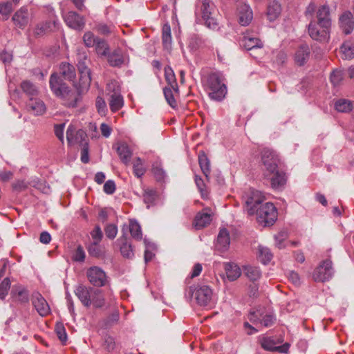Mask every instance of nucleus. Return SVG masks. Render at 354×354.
<instances>
[{
    "label": "nucleus",
    "mask_w": 354,
    "mask_h": 354,
    "mask_svg": "<svg viewBox=\"0 0 354 354\" xmlns=\"http://www.w3.org/2000/svg\"><path fill=\"white\" fill-rule=\"evenodd\" d=\"M109 92V106L113 112L119 111L124 106V98L121 95L120 86L116 81H111L107 84Z\"/></svg>",
    "instance_id": "4"
},
{
    "label": "nucleus",
    "mask_w": 354,
    "mask_h": 354,
    "mask_svg": "<svg viewBox=\"0 0 354 354\" xmlns=\"http://www.w3.org/2000/svg\"><path fill=\"white\" fill-rule=\"evenodd\" d=\"M279 159L277 153L268 148H265L261 152V162L264 166L265 175L274 174L278 168Z\"/></svg>",
    "instance_id": "6"
},
{
    "label": "nucleus",
    "mask_w": 354,
    "mask_h": 354,
    "mask_svg": "<svg viewBox=\"0 0 354 354\" xmlns=\"http://www.w3.org/2000/svg\"><path fill=\"white\" fill-rule=\"evenodd\" d=\"M152 173L158 181L164 180L166 177L165 171L162 169L160 164L158 162L153 165Z\"/></svg>",
    "instance_id": "48"
},
{
    "label": "nucleus",
    "mask_w": 354,
    "mask_h": 354,
    "mask_svg": "<svg viewBox=\"0 0 354 354\" xmlns=\"http://www.w3.org/2000/svg\"><path fill=\"white\" fill-rule=\"evenodd\" d=\"M95 106L98 113L101 115H104L106 114V112L107 111L106 104L102 97H97L96 98Z\"/></svg>",
    "instance_id": "58"
},
{
    "label": "nucleus",
    "mask_w": 354,
    "mask_h": 354,
    "mask_svg": "<svg viewBox=\"0 0 354 354\" xmlns=\"http://www.w3.org/2000/svg\"><path fill=\"white\" fill-rule=\"evenodd\" d=\"M339 25L345 35L351 34L354 30V19L350 11L343 12L339 18Z\"/></svg>",
    "instance_id": "20"
},
{
    "label": "nucleus",
    "mask_w": 354,
    "mask_h": 354,
    "mask_svg": "<svg viewBox=\"0 0 354 354\" xmlns=\"http://www.w3.org/2000/svg\"><path fill=\"white\" fill-rule=\"evenodd\" d=\"M200 11L202 19L207 27L213 30L218 28L217 20L215 18L216 8L213 3L207 0L202 1Z\"/></svg>",
    "instance_id": "5"
},
{
    "label": "nucleus",
    "mask_w": 354,
    "mask_h": 354,
    "mask_svg": "<svg viewBox=\"0 0 354 354\" xmlns=\"http://www.w3.org/2000/svg\"><path fill=\"white\" fill-rule=\"evenodd\" d=\"M259 258L263 263L266 264L271 261L272 258V254L271 253L269 248L259 245Z\"/></svg>",
    "instance_id": "42"
},
{
    "label": "nucleus",
    "mask_w": 354,
    "mask_h": 354,
    "mask_svg": "<svg viewBox=\"0 0 354 354\" xmlns=\"http://www.w3.org/2000/svg\"><path fill=\"white\" fill-rule=\"evenodd\" d=\"M73 260L78 262L84 261L85 259V252L81 246H78L73 254Z\"/></svg>",
    "instance_id": "63"
},
{
    "label": "nucleus",
    "mask_w": 354,
    "mask_h": 354,
    "mask_svg": "<svg viewBox=\"0 0 354 354\" xmlns=\"http://www.w3.org/2000/svg\"><path fill=\"white\" fill-rule=\"evenodd\" d=\"M83 41L84 44H91V43H93V44H103L104 43L102 39L95 37L94 34L91 31L84 33Z\"/></svg>",
    "instance_id": "47"
},
{
    "label": "nucleus",
    "mask_w": 354,
    "mask_h": 354,
    "mask_svg": "<svg viewBox=\"0 0 354 354\" xmlns=\"http://www.w3.org/2000/svg\"><path fill=\"white\" fill-rule=\"evenodd\" d=\"M315 22H310L308 27V32L310 37L315 41L319 43H328L330 38V28H320Z\"/></svg>",
    "instance_id": "11"
},
{
    "label": "nucleus",
    "mask_w": 354,
    "mask_h": 354,
    "mask_svg": "<svg viewBox=\"0 0 354 354\" xmlns=\"http://www.w3.org/2000/svg\"><path fill=\"white\" fill-rule=\"evenodd\" d=\"M258 221L265 226L273 225L277 219V210L272 203H266L257 208Z\"/></svg>",
    "instance_id": "3"
},
{
    "label": "nucleus",
    "mask_w": 354,
    "mask_h": 354,
    "mask_svg": "<svg viewBox=\"0 0 354 354\" xmlns=\"http://www.w3.org/2000/svg\"><path fill=\"white\" fill-rule=\"evenodd\" d=\"M249 319L254 324H261L268 327L274 323V317L271 313H265L262 310H257L250 313Z\"/></svg>",
    "instance_id": "14"
},
{
    "label": "nucleus",
    "mask_w": 354,
    "mask_h": 354,
    "mask_svg": "<svg viewBox=\"0 0 354 354\" xmlns=\"http://www.w3.org/2000/svg\"><path fill=\"white\" fill-rule=\"evenodd\" d=\"M129 229L132 237L136 240H141L142 238V234L141 231V227L139 223L133 220H131L129 225H124L122 228L123 232L122 236L118 239V241H125L127 239L125 231Z\"/></svg>",
    "instance_id": "19"
},
{
    "label": "nucleus",
    "mask_w": 354,
    "mask_h": 354,
    "mask_svg": "<svg viewBox=\"0 0 354 354\" xmlns=\"http://www.w3.org/2000/svg\"><path fill=\"white\" fill-rule=\"evenodd\" d=\"M21 88L24 93L30 96H34L37 94L35 86L29 81H24L21 84Z\"/></svg>",
    "instance_id": "49"
},
{
    "label": "nucleus",
    "mask_w": 354,
    "mask_h": 354,
    "mask_svg": "<svg viewBox=\"0 0 354 354\" xmlns=\"http://www.w3.org/2000/svg\"><path fill=\"white\" fill-rule=\"evenodd\" d=\"M239 22L242 26L248 25L253 19V14L250 6L245 3H241L238 8Z\"/></svg>",
    "instance_id": "22"
},
{
    "label": "nucleus",
    "mask_w": 354,
    "mask_h": 354,
    "mask_svg": "<svg viewBox=\"0 0 354 354\" xmlns=\"http://www.w3.org/2000/svg\"><path fill=\"white\" fill-rule=\"evenodd\" d=\"M32 304L37 312L41 317H45L50 314V306L44 297L39 292H36L32 294Z\"/></svg>",
    "instance_id": "15"
},
{
    "label": "nucleus",
    "mask_w": 354,
    "mask_h": 354,
    "mask_svg": "<svg viewBox=\"0 0 354 354\" xmlns=\"http://www.w3.org/2000/svg\"><path fill=\"white\" fill-rule=\"evenodd\" d=\"M281 12V5L275 1L270 3L267 8V17L270 21H273L279 17Z\"/></svg>",
    "instance_id": "31"
},
{
    "label": "nucleus",
    "mask_w": 354,
    "mask_h": 354,
    "mask_svg": "<svg viewBox=\"0 0 354 354\" xmlns=\"http://www.w3.org/2000/svg\"><path fill=\"white\" fill-rule=\"evenodd\" d=\"M108 62L113 66H118L123 63L124 57L120 48H117L109 53Z\"/></svg>",
    "instance_id": "30"
},
{
    "label": "nucleus",
    "mask_w": 354,
    "mask_h": 354,
    "mask_svg": "<svg viewBox=\"0 0 354 354\" xmlns=\"http://www.w3.org/2000/svg\"><path fill=\"white\" fill-rule=\"evenodd\" d=\"M86 276L89 282L94 286L102 287L106 283V273L99 267L93 266L88 269Z\"/></svg>",
    "instance_id": "12"
},
{
    "label": "nucleus",
    "mask_w": 354,
    "mask_h": 354,
    "mask_svg": "<svg viewBox=\"0 0 354 354\" xmlns=\"http://www.w3.org/2000/svg\"><path fill=\"white\" fill-rule=\"evenodd\" d=\"M27 107L30 111L35 115H42L46 111L45 104L39 99L30 97L27 104Z\"/></svg>",
    "instance_id": "27"
},
{
    "label": "nucleus",
    "mask_w": 354,
    "mask_h": 354,
    "mask_svg": "<svg viewBox=\"0 0 354 354\" xmlns=\"http://www.w3.org/2000/svg\"><path fill=\"white\" fill-rule=\"evenodd\" d=\"M58 28V23L57 19L50 20L46 21L44 24L37 26L35 28V35H39L46 31H54Z\"/></svg>",
    "instance_id": "35"
},
{
    "label": "nucleus",
    "mask_w": 354,
    "mask_h": 354,
    "mask_svg": "<svg viewBox=\"0 0 354 354\" xmlns=\"http://www.w3.org/2000/svg\"><path fill=\"white\" fill-rule=\"evenodd\" d=\"M93 30H96L99 34L108 36L113 32V27L103 23L95 24Z\"/></svg>",
    "instance_id": "50"
},
{
    "label": "nucleus",
    "mask_w": 354,
    "mask_h": 354,
    "mask_svg": "<svg viewBox=\"0 0 354 354\" xmlns=\"http://www.w3.org/2000/svg\"><path fill=\"white\" fill-rule=\"evenodd\" d=\"M165 78L169 86L174 88V91H178V84L176 76L173 69L169 66L165 67Z\"/></svg>",
    "instance_id": "38"
},
{
    "label": "nucleus",
    "mask_w": 354,
    "mask_h": 354,
    "mask_svg": "<svg viewBox=\"0 0 354 354\" xmlns=\"http://www.w3.org/2000/svg\"><path fill=\"white\" fill-rule=\"evenodd\" d=\"M91 234L93 240L94 245H97L100 242L102 238V232L100 226H95L94 230L91 232Z\"/></svg>",
    "instance_id": "60"
},
{
    "label": "nucleus",
    "mask_w": 354,
    "mask_h": 354,
    "mask_svg": "<svg viewBox=\"0 0 354 354\" xmlns=\"http://www.w3.org/2000/svg\"><path fill=\"white\" fill-rule=\"evenodd\" d=\"M120 252L122 256L127 258H131L133 256L131 245L126 242L122 243L120 247Z\"/></svg>",
    "instance_id": "59"
},
{
    "label": "nucleus",
    "mask_w": 354,
    "mask_h": 354,
    "mask_svg": "<svg viewBox=\"0 0 354 354\" xmlns=\"http://www.w3.org/2000/svg\"><path fill=\"white\" fill-rule=\"evenodd\" d=\"M195 183H196V185L198 190L201 192L202 198H207V196H208V193L205 189V185L204 184L203 179L201 178L196 176Z\"/></svg>",
    "instance_id": "57"
},
{
    "label": "nucleus",
    "mask_w": 354,
    "mask_h": 354,
    "mask_svg": "<svg viewBox=\"0 0 354 354\" xmlns=\"http://www.w3.org/2000/svg\"><path fill=\"white\" fill-rule=\"evenodd\" d=\"M162 39L163 44L171 43V28L168 24H165L162 28Z\"/></svg>",
    "instance_id": "52"
},
{
    "label": "nucleus",
    "mask_w": 354,
    "mask_h": 354,
    "mask_svg": "<svg viewBox=\"0 0 354 354\" xmlns=\"http://www.w3.org/2000/svg\"><path fill=\"white\" fill-rule=\"evenodd\" d=\"M242 42L247 43H254V44H259L261 42V39L259 38L258 34L254 32H245L241 39Z\"/></svg>",
    "instance_id": "44"
},
{
    "label": "nucleus",
    "mask_w": 354,
    "mask_h": 354,
    "mask_svg": "<svg viewBox=\"0 0 354 354\" xmlns=\"http://www.w3.org/2000/svg\"><path fill=\"white\" fill-rule=\"evenodd\" d=\"M206 90L209 97L215 101H221L227 93V87L223 83L222 75L218 73H212L209 75Z\"/></svg>",
    "instance_id": "2"
},
{
    "label": "nucleus",
    "mask_w": 354,
    "mask_h": 354,
    "mask_svg": "<svg viewBox=\"0 0 354 354\" xmlns=\"http://www.w3.org/2000/svg\"><path fill=\"white\" fill-rule=\"evenodd\" d=\"M12 21L17 26L24 28L28 24L29 21L28 8L26 7L21 8L13 15Z\"/></svg>",
    "instance_id": "25"
},
{
    "label": "nucleus",
    "mask_w": 354,
    "mask_h": 354,
    "mask_svg": "<svg viewBox=\"0 0 354 354\" xmlns=\"http://www.w3.org/2000/svg\"><path fill=\"white\" fill-rule=\"evenodd\" d=\"M10 288V281L9 279H4L0 283V299H4L8 295V290Z\"/></svg>",
    "instance_id": "54"
},
{
    "label": "nucleus",
    "mask_w": 354,
    "mask_h": 354,
    "mask_svg": "<svg viewBox=\"0 0 354 354\" xmlns=\"http://www.w3.org/2000/svg\"><path fill=\"white\" fill-rule=\"evenodd\" d=\"M28 184L39 189L44 194H48L49 192L50 187L36 177L33 178Z\"/></svg>",
    "instance_id": "46"
},
{
    "label": "nucleus",
    "mask_w": 354,
    "mask_h": 354,
    "mask_svg": "<svg viewBox=\"0 0 354 354\" xmlns=\"http://www.w3.org/2000/svg\"><path fill=\"white\" fill-rule=\"evenodd\" d=\"M310 55V50L308 46H301L295 54V62L297 64L304 65Z\"/></svg>",
    "instance_id": "33"
},
{
    "label": "nucleus",
    "mask_w": 354,
    "mask_h": 354,
    "mask_svg": "<svg viewBox=\"0 0 354 354\" xmlns=\"http://www.w3.org/2000/svg\"><path fill=\"white\" fill-rule=\"evenodd\" d=\"M66 24L71 28L82 30L85 26L84 17L74 11L68 12L64 17Z\"/></svg>",
    "instance_id": "16"
},
{
    "label": "nucleus",
    "mask_w": 354,
    "mask_h": 354,
    "mask_svg": "<svg viewBox=\"0 0 354 354\" xmlns=\"http://www.w3.org/2000/svg\"><path fill=\"white\" fill-rule=\"evenodd\" d=\"M104 192L107 194H112L115 190V185L113 180H107L103 187Z\"/></svg>",
    "instance_id": "64"
},
{
    "label": "nucleus",
    "mask_w": 354,
    "mask_h": 354,
    "mask_svg": "<svg viewBox=\"0 0 354 354\" xmlns=\"http://www.w3.org/2000/svg\"><path fill=\"white\" fill-rule=\"evenodd\" d=\"M59 69L65 79L73 80L75 78V70L74 66L71 64L62 63L60 64Z\"/></svg>",
    "instance_id": "36"
},
{
    "label": "nucleus",
    "mask_w": 354,
    "mask_h": 354,
    "mask_svg": "<svg viewBox=\"0 0 354 354\" xmlns=\"http://www.w3.org/2000/svg\"><path fill=\"white\" fill-rule=\"evenodd\" d=\"M82 148L81 151V161L83 163H88L89 161V156H88V144L85 140L82 143Z\"/></svg>",
    "instance_id": "62"
},
{
    "label": "nucleus",
    "mask_w": 354,
    "mask_h": 354,
    "mask_svg": "<svg viewBox=\"0 0 354 354\" xmlns=\"http://www.w3.org/2000/svg\"><path fill=\"white\" fill-rule=\"evenodd\" d=\"M212 215L213 212L210 208H204L196 215L193 225L197 230L206 227L212 221Z\"/></svg>",
    "instance_id": "17"
},
{
    "label": "nucleus",
    "mask_w": 354,
    "mask_h": 354,
    "mask_svg": "<svg viewBox=\"0 0 354 354\" xmlns=\"http://www.w3.org/2000/svg\"><path fill=\"white\" fill-rule=\"evenodd\" d=\"M344 77L343 72L341 70H335L330 75V82L334 86L339 85Z\"/></svg>",
    "instance_id": "55"
},
{
    "label": "nucleus",
    "mask_w": 354,
    "mask_h": 354,
    "mask_svg": "<svg viewBox=\"0 0 354 354\" xmlns=\"http://www.w3.org/2000/svg\"><path fill=\"white\" fill-rule=\"evenodd\" d=\"M230 243V233L225 229H221L217 236L216 248L217 250L223 252L227 250Z\"/></svg>",
    "instance_id": "23"
},
{
    "label": "nucleus",
    "mask_w": 354,
    "mask_h": 354,
    "mask_svg": "<svg viewBox=\"0 0 354 354\" xmlns=\"http://www.w3.org/2000/svg\"><path fill=\"white\" fill-rule=\"evenodd\" d=\"M144 243L145 245V260L146 262H148L151 261L154 256L153 251L156 249V246L153 243L149 242L147 239H144Z\"/></svg>",
    "instance_id": "45"
},
{
    "label": "nucleus",
    "mask_w": 354,
    "mask_h": 354,
    "mask_svg": "<svg viewBox=\"0 0 354 354\" xmlns=\"http://www.w3.org/2000/svg\"><path fill=\"white\" fill-rule=\"evenodd\" d=\"M104 231H105L106 236L109 239H113L117 235L118 227L115 225L109 224L106 226Z\"/></svg>",
    "instance_id": "61"
},
{
    "label": "nucleus",
    "mask_w": 354,
    "mask_h": 354,
    "mask_svg": "<svg viewBox=\"0 0 354 354\" xmlns=\"http://www.w3.org/2000/svg\"><path fill=\"white\" fill-rule=\"evenodd\" d=\"M288 233L286 231H281L274 236L275 245L279 248L285 247L283 241L287 239Z\"/></svg>",
    "instance_id": "56"
},
{
    "label": "nucleus",
    "mask_w": 354,
    "mask_h": 354,
    "mask_svg": "<svg viewBox=\"0 0 354 354\" xmlns=\"http://www.w3.org/2000/svg\"><path fill=\"white\" fill-rule=\"evenodd\" d=\"M165 98L168 104L175 109L178 106V104L176 100V97L178 95V91H176L174 88L170 86H166L163 89Z\"/></svg>",
    "instance_id": "32"
},
{
    "label": "nucleus",
    "mask_w": 354,
    "mask_h": 354,
    "mask_svg": "<svg viewBox=\"0 0 354 354\" xmlns=\"http://www.w3.org/2000/svg\"><path fill=\"white\" fill-rule=\"evenodd\" d=\"M156 196L157 194L154 189L149 188L145 189L143 194V199L148 208L154 203Z\"/></svg>",
    "instance_id": "43"
},
{
    "label": "nucleus",
    "mask_w": 354,
    "mask_h": 354,
    "mask_svg": "<svg viewBox=\"0 0 354 354\" xmlns=\"http://www.w3.org/2000/svg\"><path fill=\"white\" fill-rule=\"evenodd\" d=\"M55 333L62 342H66L67 340V334L64 325L62 323H57L55 326Z\"/></svg>",
    "instance_id": "53"
},
{
    "label": "nucleus",
    "mask_w": 354,
    "mask_h": 354,
    "mask_svg": "<svg viewBox=\"0 0 354 354\" xmlns=\"http://www.w3.org/2000/svg\"><path fill=\"white\" fill-rule=\"evenodd\" d=\"M198 162L203 173L207 178L210 173V165L209 161L204 152L199 153Z\"/></svg>",
    "instance_id": "39"
},
{
    "label": "nucleus",
    "mask_w": 354,
    "mask_h": 354,
    "mask_svg": "<svg viewBox=\"0 0 354 354\" xmlns=\"http://www.w3.org/2000/svg\"><path fill=\"white\" fill-rule=\"evenodd\" d=\"M116 150L122 162L126 165H129L132 156V151L128 145L124 142L119 143Z\"/></svg>",
    "instance_id": "28"
},
{
    "label": "nucleus",
    "mask_w": 354,
    "mask_h": 354,
    "mask_svg": "<svg viewBox=\"0 0 354 354\" xmlns=\"http://www.w3.org/2000/svg\"><path fill=\"white\" fill-rule=\"evenodd\" d=\"M12 297L17 301L24 304L29 301V293L27 289L22 286H14L12 289Z\"/></svg>",
    "instance_id": "26"
},
{
    "label": "nucleus",
    "mask_w": 354,
    "mask_h": 354,
    "mask_svg": "<svg viewBox=\"0 0 354 354\" xmlns=\"http://www.w3.org/2000/svg\"><path fill=\"white\" fill-rule=\"evenodd\" d=\"M198 305L207 306L212 304L213 299L212 290L206 285L198 286L192 293Z\"/></svg>",
    "instance_id": "9"
},
{
    "label": "nucleus",
    "mask_w": 354,
    "mask_h": 354,
    "mask_svg": "<svg viewBox=\"0 0 354 354\" xmlns=\"http://www.w3.org/2000/svg\"><path fill=\"white\" fill-rule=\"evenodd\" d=\"M266 176L269 177L271 185L274 189H280L286 183V174L283 172L279 171L277 169L274 174H267Z\"/></svg>",
    "instance_id": "24"
},
{
    "label": "nucleus",
    "mask_w": 354,
    "mask_h": 354,
    "mask_svg": "<svg viewBox=\"0 0 354 354\" xmlns=\"http://www.w3.org/2000/svg\"><path fill=\"white\" fill-rule=\"evenodd\" d=\"M86 134L82 130L75 132V129L73 125H69L66 131V139L68 145H74L76 143H82L85 141Z\"/></svg>",
    "instance_id": "21"
},
{
    "label": "nucleus",
    "mask_w": 354,
    "mask_h": 354,
    "mask_svg": "<svg viewBox=\"0 0 354 354\" xmlns=\"http://www.w3.org/2000/svg\"><path fill=\"white\" fill-rule=\"evenodd\" d=\"M89 60L84 53H78L77 66L80 73V82L75 85L77 91L71 90L56 73L51 75L50 87L53 93L59 97L63 104L68 107L76 106L80 95L86 92L91 85V71L88 68Z\"/></svg>",
    "instance_id": "1"
},
{
    "label": "nucleus",
    "mask_w": 354,
    "mask_h": 354,
    "mask_svg": "<svg viewBox=\"0 0 354 354\" xmlns=\"http://www.w3.org/2000/svg\"><path fill=\"white\" fill-rule=\"evenodd\" d=\"M243 271L245 276L253 281L258 280L261 276L259 268L256 266H245L243 267Z\"/></svg>",
    "instance_id": "37"
},
{
    "label": "nucleus",
    "mask_w": 354,
    "mask_h": 354,
    "mask_svg": "<svg viewBox=\"0 0 354 354\" xmlns=\"http://www.w3.org/2000/svg\"><path fill=\"white\" fill-rule=\"evenodd\" d=\"M12 11V4L11 2H5L0 3V14L3 16V20H6Z\"/></svg>",
    "instance_id": "51"
},
{
    "label": "nucleus",
    "mask_w": 354,
    "mask_h": 354,
    "mask_svg": "<svg viewBox=\"0 0 354 354\" xmlns=\"http://www.w3.org/2000/svg\"><path fill=\"white\" fill-rule=\"evenodd\" d=\"M133 171L135 176L141 178L146 172L143 161L140 158H136L133 162Z\"/></svg>",
    "instance_id": "40"
},
{
    "label": "nucleus",
    "mask_w": 354,
    "mask_h": 354,
    "mask_svg": "<svg viewBox=\"0 0 354 354\" xmlns=\"http://www.w3.org/2000/svg\"><path fill=\"white\" fill-rule=\"evenodd\" d=\"M335 108L338 112L348 113L354 108V104L348 100L339 99L335 103Z\"/></svg>",
    "instance_id": "34"
},
{
    "label": "nucleus",
    "mask_w": 354,
    "mask_h": 354,
    "mask_svg": "<svg viewBox=\"0 0 354 354\" xmlns=\"http://www.w3.org/2000/svg\"><path fill=\"white\" fill-rule=\"evenodd\" d=\"M338 53L343 59H351L354 57V46H340Z\"/></svg>",
    "instance_id": "41"
},
{
    "label": "nucleus",
    "mask_w": 354,
    "mask_h": 354,
    "mask_svg": "<svg viewBox=\"0 0 354 354\" xmlns=\"http://www.w3.org/2000/svg\"><path fill=\"white\" fill-rule=\"evenodd\" d=\"M75 293L82 304L88 307L91 305V297L99 295L100 290L80 285L75 288Z\"/></svg>",
    "instance_id": "13"
},
{
    "label": "nucleus",
    "mask_w": 354,
    "mask_h": 354,
    "mask_svg": "<svg viewBox=\"0 0 354 354\" xmlns=\"http://www.w3.org/2000/svg\"><path fill=\"white\" fill-rule=\"evenodd\" d=\"M310 22H315L319 28H330L332 22L329 7L326 5L319 6Z\"/></svg>",
    "instance_id": "8"
},
{
    "label": "nucleus",
    "mask_w": 354,
    "mask_h": 354,
    "mask_svg": "<svg viewBox=\"0 0 354 354\" xmlns=\"http://www.w3.org/2000/svg\"><path fill=\"white\" fill-rule=\"evenodd\" d=\"M261 346L267 351H278L279 353H287L289 348V345L285 344L282 346L279 345V342L274 340L273 338L270 337H262L260 339Z\"/></svg>",
    "instance_id": "18"
},
{
    "label": "nucleus",
    "mask_w": 354,
    "mask_h": 354,
    "mask_svg": "<svg viewBox=\"0 0 354 354\" xmlns=\"http://www.w3.org/2000/svg\"><path fill=\"white\" fill-rule=\"evenodd\" d=\"M225 270L229 281H233L237 279L241 274L240 268L235 263H227L225 265Z\"/></svg>",
    "instance_id": "29"
},
{
    "label": "nucleus",
    "mask_w": 354,
    "mask_h": 354,
    "mask_svg": "<svg viewBox=\"0 0 354 354\" xmlns=\"http://www.w3.org/2000/svg\"><path fill=\"white\" fill-rule=\"evenodd\" d=\"M333 274L332 262L325 260L315 270L313 277L315 281H326L329 280Z\"/></svg>",
    "instance_id": "10"
},
{
    "label": "nucleus",
    "mask_w": 354,
    "mask_h": 354,
    "mask_svg": "<svg viewBox=\"0 0 354 354\" xmlns=\"http://www.w3.org/2000/svg\"><path fill=\"white\" fill-rule=\"evenodd\" d=\"M266 199L263 193L259 190L249 189L245 195V201L247 206V210L250 215L256 214L258 205Z\"/></svg>",
    "instance_id": "7"
}]
</instances>
